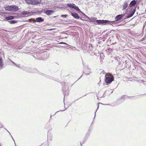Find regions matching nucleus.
<instances>
[{
  "mask_svg": "<svg viewBox=\"0 0 146 146\" xmlns=\"http://www.w3.org/2000/svg\"><path fill=\"white\" fill-rule=\"evenodd\" d=\"M99 106L98 105V107H99Z\"/></svg>",
  "mask_w": 146,
  "mask_h": 146,
  "instance_id": "obj_28",
  "label": "nucleus"
},
{
  "mask_svg": "<svg viewBox=\"0 0 146 146\" xmlns=\"http://www.w3.org/2000/svg\"><path fill=\"white\" fill-rule=\"evenodd\" d=\"M135 12V10L134 9H132L130 11L129 13H128V18L132 16L134 13Z\"/></svg>",
  "mask_w": 146,
  "mask_h": 146,
  "instance_id": "obj_5",
  "label": "nucleus"
},
{
  "mask_svg": "<svg viewBox=\"0 0 146 146\" xmlns=\"http://www.w3.org/2000/svg\"><path fill=\"white\" fill-rule=\"evenodd\" d=\"M96 19L95 18H93V19H92L94 21H95L96 20Z\"/></svg>",
  "mask_w": 146,
  "mask_h": 146,
  "instance_id": "obj_25",
  "label": "nucleus"
},
{
  "mask_svg": "<svg viewBox=\"0 0 146 146\" xmlns=\"http://www.w3.org/2000/svg\"><path fill=\"white\" fill-rule=\"evenodd\" d=\"M114 80L113 76L110 73H107L105 75V81L107 83L110 84Z\"/></svg>",
  "mask_w": 146,
  "mask_h": 146,
  "instance_id": "obj_1",
  "label": "nucleus"
},
{
  "mask_svg": "<svg viewBox=\"0 0 146 146\" xmlns=\"http://www.w3.org/2000/svg\"><path fill=\"white\" fill-rule=\"evenodd\" d=\"M60 44H65L67 45V44L66 43H65L64 42H61L60 43Z\"/></svg>",
  "mask_w": 146,
  "mask_h": 146,
  "instance_id": "obj_24",
  "label": "nucleus"
},
{
  "mask_svg": "<svg viewBox=\"0 0 146 146\" xmlns=\"http://www.w3.org/2000/svg\"><path fill=\"white\" fill-rule=\"evenodd\" d=\"M146 38H145V37L144 36L143 38H142L141 41H143L144 40H145Z\"/></svg>",
  "mask_w": 146,
  "mask_h": 146,
  "instance_id": "obj_20",
  "label": "nucleus"
},
{
  "mask_svg": "<svg viewBox=\"0 0 146 146\" xmlns=\"http://www.w3.org/2000/svg\"><path fill=\"white\" fill-rule=\"evenodd\" d=\"M136 3L135 0H133L129 4V6L132 7L134 6Z\"/></svg>",
  "mask_w": 146,
  "mask_h": 146,
  "instance_id": "obj_9",
  "label": "nucleus"
},
{
  "mask_svg": "<svg viewBox=\"0 0 146 146\" xmlns=\"http://www.w3.org/2000/svg\"><path fill=\"white\" fill-rule=\"evenodd\" d=\"M125 97H126V98H127V95H123L122 97V98H125Z\"/></svg>",
  "mask_w": 146,
  "mask_h": 146,
  "instance_id": "obj_22",
  "label": "nucleus"
},
{
  "mask_svg": "<svg viewBox=\"0 0 146 146\" xmlns=\"http://www.w3.org/2000/svg\"><path fill=\"white\" fill-rule=\"evenodd\" d=\"M3 65V61L2 60V58H0V69H1Z\"/></svg>",
  "mask_w": 146,
  "mask_h": 146,
  "instance_id": "obj_10",
  "label": "nucleus"
},
{
  "mask_svg": "<svg viewBox=\"0 0 146 146\" xmlns=\"http://www.w3.org/2000/svg\"><path fill=\"white\" fill-rule=\"evenodd\" d=\"M72 15L75 18L77 19H79V17L78 14L75 13H71Z\"/></svg>",
  "mask_w": 146,
  "mask_h": 146,
  "instance_id": "obj_7",
  "label": "nucleus"
},
{
  "mask_svg": "<svg viewBox=\"0 0 146 146\" xmlns=\"http://www.w3.org/2000/svg\"><path fill=\"white\" fill-rule=\"evenodd\" d=\"M9 22L11 24H14L17 23L16 21L13 20L9 21Z\"/></svg>",
  "mask_w": 146,
  "mask_h": 146,
  "instance_id": "obj_15",
  "label": "nucleus"
},
{
  "mask_svg": "<svg viewBox=\"0 0 146 146\" xmlns=\"http://www.w3.org/2000/svg\"><path fill=\"white\" fill-rule=\"evenodd\" d=\"M61 16L62 17H64L65 18H66L67 16L66 15H62Z\"/></svg>",
  "mask_w": 146,
  "mask_h": 146,
  "instance_id": "obj_21",
  "label": "nucleus"
},
{
  "mask_svg": "<svg viewBox=\"0 0 146 146\" xmlns=\"http://www.w3.org/2000/svg\"><path fill=\"white\" fill-rule=\"evenodd\" d=\"M54 12L52 10H47L45 12V13L46 15H49L53 13Z\"/></svg>",
  "mask_w": 146,
  "mask_h": 146,
  "instance_id": "obj_6",
  "label": "nucleus"
},
{
  "mask_svg": "<svg viewBox=\"0 0 146 146\" xmlns=\"http://www.w3.org/2000/svg\"><path fill=\"white\" fill-rule=\"evenodd\" d=\"M5 9L6 10L10 11H16L18 10V7L15 6H7Z\"/></svg>",
  "mask_w": 146,
  "mask_h": 146,
  "instance_id": "obj_3",
  "label": "nucleus"
},
{
  "mask_svg": "<svg viewBox=\"0 0 146 146\" xmlns=\"http://www.w3.org/2000/svg\"><path fill=\"white\" fill-rule=\"evenodd\" d=\"M126 61H125V62H126V63H126Z\"/></svg>",
  "mask_w": 146,
  "mask_h": 146,
  "instance_id": "obj_29",
  "label": "nucleus"
},
{
  "mask_svg": "<svg viewBox=\"0 0 146 146\" xmlns=\"http://www.w3.org/2000/svg\"><path fill=\"white\" fill-rule=\"evenodd\" d=\"M12 62L17 67H18V66L14 62Z\"/></svg>",
  "mask_w": 146,
  "mask_h": 146,
  "instance_id": "obj_26",
  "label": "nucleus"
},
{
  "mask_svg": "<svg viewBox=\"0 0 146 146\" xmlns=\"http://www.w3.org/2000/svg\"><path fill=\"white\" fill-rule=\"evenodd\" d=\"M106 51L107 52H110L111 51V48H109Z\"/></svg>",
  "mask_w": 146,
  "mask_h": 146,
  "instance_id": "obj_18",
  "label": "nucleus"
},
{
  "mask_svg": "<svg viewBox=\"0 0 146 146\" xmlns=\"http://www.w3.org/2000/svg\"><path fill=\"white\" fill-rule=\"evenodd\" d=\"M67 5L70 8H73L74 7V6H75V5L74 4H72L71 3L68 4Z\"/></svg>",
  "mask_w": 146,
  "mask_h": 146,
  "instance_id": "obj_14",
  "label": "nucleus"
},
{
  "mask_svg": "<svg viewBox=\"0 0 146 146\" xmlns=\"http://www.w3.org/2000/svg\"><path fill=\"white\" fill-rule=\"evenodd\" d=\"M96 22L98 24L105 25L106 24H110V23H114V22L110 21L108 20H97L96 21Z\"/></svg>",
  "mask_w": 146,
  "mask_h": 146,
  "instance_id": "obj_4",
  "label": "nucleus"
},
{
  "mask_svg": "<svg viewBox=\"0 0 146 146\" xmlns=\"http://www.w3.org/2000/svg\"><path fill=\"white\" fill-rule=\"evenodd\" d=\"M41 2V0H33V5H37L40 3Z\"/></svg>",
  "mask_w": 146,
  "mask_h": 146,
  "instance_id": "obj_8",
  "label": "nucleus"
},
{
  "mask_svg": "<svg viewBox=\"0 0 146 146\" xmlns=\"http://www.w3.org/2000/svg\"><path fill=\"white\" fill-rule=\"evenodd\" d=\"M7 131H8V132L9 133V134H10L11 135V137H12V138L13 139V141H15L14 140V139H13V137H12V135H11V133H10V132H9L8 130H7Z\"/></svg>",
  "mask_w": 146,
  "mask_h": 146,
  "instance_id": "obj_23",
  "label": "nucleus"
},
{
  "mask_svg": "<svg viewBox=\"0 0 146 146\" xmlns=\"http://www.w3.org/2000/svg\"><path fill=\"white\" fill-rule=\"evenodd\" d=\"M125 16V17L126 18H128V15L126 14H125L119 15L116 16L115 18V21H111L112 22H114V23H110V24L112 25V24H114L116 23L117 22V21L121 19H123L124 18H123L124 16Z\"/></svg>",
  "mask_w": 146,
  "mask_h": 146,
  "instance_id": "obj_2",
  "label": "nucleus"
},
{
  "mask_svg": "<svg viewBox=\"0 0 146 146\" xmlns=\"http://www.w3.org/2000/svg\"><path fill=\"white\" fill-rule=\"evenodd\" d=\"M74 9L77 10V11H80V10L79 9L78 7L76 6H74V7H73Z\"/></svg>",
  "mask_w": 146,
  "mask_h": 146,
  "instance_id": "obj_16",
  "label": "nucleus"
},
{
  "mask_svg": "<svg viewBox=\"0 0 146 146\" xmlns=\"http://www.w3.org/2000/svg\"><path fill=\"white\" fill-rule=\"evenodd\" d=\"M83 15L85 17H87L88 19L89 20H90V18L88 17L85 14H83Z\"/></svg>",
  "mask_w": 146,
  "mask_h": 146,
  "instance_id": "obj_19",
  "label": "nucleus"
},
{
  "mask_svg": "<svg viewBox=\"0 0 146 146\" xmlns=\"http://www.w3.org/2000/svg\"><path fill=\"white\" fill-rule=\"evenodd\" d=\"M33 0H25V2L28 4L33 5Z\"/></svg>",
  "mask_w": 146,
  "mask_h": 146,
  "instance_id": "obj_12",
  "label": "nucleus"
},
{
  "mask_svg": "<svg viewBox=\"0 0 146 146\" xmlns=\"http://www.w3.org/2000/svg\"><path fill=\"white\" fill-rule=\"evenodd\" d=\"M81 19L82 20H83L82 19Z\"/></svg>",
  "mask_w": 146,
  "mask_h": 146,
  "instance_id": "obj_27",
  "label": "nucleus"
},
{
  "mask_svg": "<svg viewBox=\"0 0 146 146\" xmlns=\"http://www.w3.org/2000/svg\"><path fill=\"white\" fill-rule=\"evenodd\" d=\"M14 18V17L13 16H10L6 17L5 19L7 20H11Z\"/></svg>",
  "mask_w": 146,
  "mask_h": 146,
  "instance_id": "obj_13",
  "label": "nucleus"
},
{
  "mask_svg": "<svg viewBox=\"0 0 146 146\" xmlns=\"http://www.w3.org/2000/svg\"><path fill=\"white\" fill-rule=\"evenodd\" d=\"M36 21L38 22H42L44 21V20L42 19L41 17H38L36 18Z\"/></svg>",
  "mask_w": 146,
  "mask_h": 146,
  "instance_id": "obj_11",
  "label": "nucleus"
},
{
  "mask_svg": "<svg viewBox=\"0 0 146 146\" xmlns=\"http://www.w3.org/2000/svg\"><path fill=\"white\" fill-rule=\"evenodd\" d=\"M125 5H124L123 7V9H126V7H127V3H126L125 4Z\"/></svg>",
  "mask_w": 146,
  "mask_h": 146,
  "instance_id": "obj_17",
  "label": "nucleus"
}]
</instances>
